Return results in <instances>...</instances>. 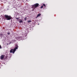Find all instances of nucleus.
<instances>
[{
    "label": "nucleus",
    "mask_w": 77,
    "mask_h": 77,
    "mask_svg": "<svg viewBox=\"0 0 77 77\" xmlns=\"http://www.w3.org/2000/svg\"><path fill=\"white\" fill-rule=\"evenodd\" d=\"M16 48H14V49H11L10 51V53H12L13 52V54H14L15 52L16 51L17 49H18V46L17 45H16Z\"/></svg>",
    "instance_id": "obj_1"
},
{
    "label": "nucleus",
    "mask_w": 77,
    "mask_h": 77,
    "mask_svg": "<svg viewBox=\"0 0 77 77\" xmlns=\"http://www.w3.org/2000/svg\"><path fill=\"white\" fill-rule=\"evenodd\" d=\"M5 18L7 20H10L12 19V17H11V16H8L7 15H5Z\"/></svg>",
    "instance_id": "obj_2"
},
{
    "label": "nucleus",
    "mask_w": 77,
    "mask_h": 77,
    "mask_svg": "<svg viewBox=\"0 0 77 77\" xmlns=\"http://www.w3.org/2000/svg\"><path fill=\"white\" fill-rule=\"evenodd\" d=\"M38 6H39V4L38 3H36L32 5V8L33 9L32 10V11H34L35 9V8H37V7H38Z\"/></svg>",
    "instance_id": "obj_3"
},
{
    "label": "nucleus",
    "mask_w": 77,
    "mask_h": 77,
    "mask_svg": "<svg viewBox=\"0 0 77 77\" xmlns=\"http://www.w3.org/2000/svg\"><path fill=\"white\" fill-rule=\"evenodd\" d=\"M5 55H2L1 57V59H3L4 58V57H5Z\"/></svg>",
    "instance_id": "obj_4"
},
{
    "label": "nucleus",
    "mask_w": 77,
    "mask_h": 77,
    "mask_svg": "<svg viewBox=\"0 0 77 77\" xmlns=\"http://www.w3.org/2000/svg\"><path fill=\"white\" fill-rule=\"evenodd\" d=\"M40 15H41V14H38L36 18H38V17H39Z\"/></svg>",
    "instance_id": "obj_5"
},
{
    "label": "nucleus",
    "mask_w": 77,
    "mask_h": 77,
    "mask_svg": "<svg viewBox=\"0 0 77 77\" xmlns=\"http://www.w3.org/2000/svg\"><path fill=\"white\" fill-rule=\"evenodd\" d=\"M20 23H23V20H20L19 21Z\"/></svg>",
    "instance_id": "obj_6"
},
{
    "label": "nucleus",
    "mask_w": 77,
    "mask_h": 77,
    "mask_svg": "<svg viewBox=\"0 0 77 77\" xmlns=\"http://www.w3.org/2000/svg\"><path fill=\"white\" fill-rule=\"evenodd\" d=\"M27 22L28 23H31V22H32V20H29Z\"/></svg>",
    "instance_id": "obj_7"
},
{
    "label": "nucleus",
    "mask_w": 77,
    "mask_h": 77,
    "mask_svg": "<svg viewBox=\"0 0 77 77\" xmlns=\"http://www.w3.org/2000/svg\"><path fill=\"white\" fill-rule=\"evenodd\" d=\"M3 36V34H0V37H2Z\"/></svg>",
    "instance_id": "obj_8"
},
{
    "label": "nucleus",
    "mask_w": 77,
    "mask_h": 77,
    "mask_svg": "<svg viewBox=\"0 0 77 77\" xmlns=\"http://www.w3.org/2000/svg\"><path fill=\"white\" fill-rule=\"evenodd\" d=\"M43 5L41 7H40L41 9L42 8H43Z\"/></svg>",
    "instance_id": "obj_9"
},
{
    "label": "nucleus",
    "mask_w": 77,
    "mask_h": 77,
    "mask_svg": "<svg viewBox=\"0 0 77 77\" xmlns=\"http://www.w3.org/2000/svg\"><path fill=\"white\" fill-rule=\"evenodd\" d=\"M7 34L8 35H10V32H8Z\"/></svg>",
    "instance_id": "obj_10"
},
{
    "label": "nucleus",
    "mask_w": 77,
    "mask_h": 77,
    "mask_svg": "<svg viewBox=\"0 0 77 77\" xmlns=\"http://www.w3.org/2000/svg\"><path fill=\"white\" fill-rule=\"evenodd\" d=\"M16 20H18V19H19V18L17 17H16Z\"/></svg>",
    "instance_id": "obj_11"
},
{
    "label": "nucleus",
    "mask_w": 77,
    "mask_h": 77,
    "mask_svg": "<svg viewBox=\"0 0 77 77\" xmlns=\"http://www.w3.org/2000/svg\"><path fill=\"white\" fill-rule=\"evenodd\" d=\"M26 19H27V18H26V17L25 18V21H26Z\"/></svg>",
    "instance_id": "obj_12"
},
{
    "label": "nucleus",
    "mask_w": 77,
    "mask_h": 77,
    "mask_svg": "<svg viewBox=\"0 0 77 77\" xmlns=\"http://www.w3.org/2000/svg\"><path fill=\"white\" fill-rule=\"evenodd\" d=\"M43 5L45 6V4H43Z\"/></svg>",
    "instance_id": "obj_13"
},
{
    "label": "nucleus",
    "mask_w": 77,
    "mask_h": 77,
    "mask_svg": "<svg viewBox=\"0 0 77 77\" xmlns=\"http://www.w3.org/2000/svg\"><path fill=\"white\" fill-rule=\"evenodd\" d=\"M2 48V46H1V45H0V49H1Z\"/></svg>",
    "instance_id": "obj_14"
},
{
    "label": "nucleus",
    "mask_w": 77,
    "mask_h": 77,
    "mask_svg": "<svg viewBox=\"0 0 77 77\" xmlns=\"http://www.w3.org/2000/svg\"><path fill=\"white\" fill-rule=\"evenodd\" d=\"M7 57H8V56H7L5 57V59H6V58H7Z\"/></svg>",
    "instance_id": "obj_15"
},
{
    "label": "nucleus",
    "mask_w": 77,
    "mask_h": 77,
    "mask_svg": "<svg viewBox=\"0 0 77 77\" xmlns=\"http://www.w3.org/2000/svg\"><path fill=\"white\" fill-rule=\"evenodd\" d=\"M11 43H12V42H10V43H9V44H11Z\"/></svg>",
    "instance_id": "obj_16"
},
{
    "label": "nucleus",
    "mask_w": 77,
    "mask_h": 77,
    "mask_svg": "<svg viewBox=\"0 0 77 77\" xmlns=\"http://www.w3.org/2000/svg\"><path fill=\"white\" fill-rule=\"evenodd\" d=\"M7 45H8V43H7Z\"/></svg>",
    "instance_id": "obj_17"
}]
</instances>
